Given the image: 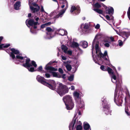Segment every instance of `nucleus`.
Segmentation results:
<instances>
[{
	"label": "nucleus",
	"instance_id": "39448f33",
	"mask_svg": "<svg viewBox=\"0 0 130 130\" xmlns=\"http://www.w3.org/2000/svg\"><path fill=\"white\" fill-rule=\"evenodd\" d=\"M26 23L27 26L30 28V32L33 34H36L37 32V25L39 24L37 22H35L32 19H28L26 21Z\"/></svg>",
	"mask_w": 130,
	"mask_h": 130
},
{
	"label": "nucleus",
	"instance_id": "8fccbe9b",
	"mask_svg": "<svg viewBox=\"0 0 130 130\" xmlns=\"http://www.w3.org/2000/svg\"><path fill=\"white\" fill-rule=\"evenodd\" d=\"M100 27V25L99 24H97L95 27V28L96 29H99Z\"/></svg>",
	"mask_w": 130,
	"mask_h": 130
},
{
	"label": "nucleus",
	"instance_id": "7ed1b4c3",
	"mask_svg": "<svg viewBox=\"0 0 130 130\" xmlns=\"http://www.w3.org/2000/svg\"><path fill=\"white\" fill-rule=\"evenodd\" d=\"M37 80L41 83L48 87L50 89L54 90L56 87V84L55 81L53 80H47L43 77L38 75L36 77Z\"/></svg>",
	"mask_w": 130,
	"mask_h": 130
},
{
	"label": "nucleus",
	"instance_id": "5fc2aeb1",
	"mask_svg": "<svg viewBox=\"0 0 130 130\" xmlns=\"http://www.w3.org/2000/svg\"><path fill=\"white\" fill-rule=\"evenodd\" d=\"M66 75L65 74H63L62 76V78L63 79H64L65 78Z\"/></svg>",
	"mask_w": 130,
	"mask_h": 130
},
{
	"label": "nucleus",
	"instance_id": "ddd939ff",
	"mask_svg": "<svg viewBox=\"0 0 130 130\" xmlns=\"http://www.w3.org/2000/svg\"><path fill=\"white\" fill-rule=\"evenodd\" d=\"M89 25L88 24L85 23L82 24L81 26V32L82 34H86L89 32Z\"/></svg>",
	"mask_w": 130,
	"mask_h": 130
},
{
	"label": "nucleus",
	"instance_id": "b1692460",
	"mask_svg": "<svg viewBox=\"0 0 130 130\" xmlns=\"http://www.w3.org/2000/svg\"><path fill=\"white\" fill-rule=\"evenodd\" d=\"M84 130H91L89 125L86 122H84Z\"/></svg>",
	"mask_w": 130,
	"mask_h": 130
},
{
	"label": "nucleus",
	"instance_id": "393cba45",
	"mask_svg": "<svg viewBox=\"0 0 130 130\" xmlns=\"http://www.w3.org/2000/svg\"><path fill=\"white\" fill-rule=\"evenodd\" d=\"M80 44L84 48L87 47L88 45V43L86 41H82L80 42Z\"/></svg>",
	"mask_w": 130,
	"mask_h": 130
},
{
	"label": "nucleus",
	"instance_id": "338daca9",
	"mask_svg": "<svg viewBox=\"0 0 130 130\" xmlns=\"http://www.w3.org/2000/svg\"><path fill=\"white\" fill-rule=\"evenodd\" d=\"M103 19H104V20L105 21H106L103 18V17H102Z\"/></svg>",
	"mask_w": 130,
	"mask_h": 130
},
{
	"label": "nucleus",
	"instance_id": "69168bd1",
	"mask_svg": "<svg viewBox=\"0 0 130 130\" xmlns=\"http://www.w3.org/2000/svg\"><path fill=\"white\" fill-rule=\"evenodd\" d=\"M39 13H39H39H37V15H39Z\"/></svg>",
	"mask_w": 130,
	"mask_h": 130
},
{
	"label": "nucleus",
	"instance_id": "37998d69",
	"mask_svg": "<svg viewBox=\"0 0 130 130\" xmlns=\"http://www.w3.org/2000/svg\"><path fill=\"white\" fill-rule=\"evenodd\" d=\"M127 107H126L125 108V111L126 114L128 115H129V113L128 112V110H127Z\"/></svg>",
	"mask_w": 130,
	"mask_h": 130
},
{
	"label": "nucleus",
	"instance_id": "de8ad7c7",
	"mask_svg": "<svg viewBox=\"0 0 130 130\" xmlns=\"http://www.w3.org/2000/svg\"><path fill=\"white\" fill-rule=\"evenodd\" d=\"M58 71L61 74H63V70L61 68H59L58 69Z\"/></svg>",
	"mask_w": 130,
	"mask_h": 130
},
{
	"label": "nucleus",
	"instance_id": "680f3d73",
	"mask_svg": "<svg viewBox=\"0 0 130 130\" xmlns=\"http://www.w3.org/2000/svg\"><path fill=\"white\" fill-rule=\"evenodd\" d=\"M78 114L79 115H81V112L80 111L78 112Z\"/></svg>",
	"mask_w": 130,
	"mask_h": 130
},
{
	"label": "nucleus",
	"instance_id": "052dcab7",
	"mask_svg": "<svg viewBox=\"0 0 130 130\" xmlns=\"http://www.w3.org/2000/svg\"><path fill=\"white\" fill-rule=\"evenodd\" d=\"M39 19V18L38 17L37 18L35 19V20L37 21Z\"/></svg>",
	"mask_w": 130,
	"mask_h": 130
},
{
	"label": "nucleus",
	"instance_id": "774afa93",
	"mask_svg": "<svg viewBox=\"0 0 130 130\" xmlns=\"http://www.w3.org/2000/svg\"><path fill=\"white\" fill-rule=\"evenodd\" d=\"M118 69L119 70H120V68H118Z\"/></svg>",
	"mask_w": 130,
	"mask_h": 130
},
{
	"label": "nucleus",
	"instance_id": "bf43d9fd",
	"mask_svg": "<svg viewBox=\"0 0 130 130\" xmlns=\"http://www.w3.org/2000/svg\"><path fill=\"white\" fill-rule=\"evenodd\" d=\"M126 94L127 96H130L129 92H127V93H126Z\"/></svg>",
	"mask_w": 130,
	"mask_h": 130
},
{
	"label": "nucleus",
	"instance_id": "0eeeda50",
	"mask_svg": "<svg viewBox=\"0 0 130 130\" xmlns=\"http://www.w3.org/2000/svg\"><path fill=\"white\" fill-rule=\"evenodd\" d=\"M63 100L68 110H71L74 107V104L72 97L70 95H66L64 97Z\"/></svg>",
	"mask_w": 130,
	"mask_h": 130
},
{
	"label": "nucleus",
	"instance_id": "20e7f679",
	"mask_svg": "<svg viewBox=\"0 0 130 130\" xmlns=\"http://www.w3.org/2000/svg\"><path fill=\"white\" fill-rule=\"evenodd\" d=\"M16 57L18 59V62H19H19L23 63L25 60V63H23L22 65L26 68L32 66H33L35 68L37 67V64L36 62L34 61H32L31 62L29 58L26 57H23L20 55H17Z\"/></svg>",
	"mask_w": 130,
	"mask_h": 130
},
{
	"label": "nucleus",
	"instance_id": "a211bd4d",
	"mask_svg": "<svg viewBox=\"0 0 130 130\" xmlns=\"http://www.w3.org/2000/svg\"><path fill=\"white\" fill-rule=\"evenodd\" d=\"M54 62V61H51L49 62L45 66V69L48 71H56L57 70V69L51 66H48V64L51 65Z\"/></svg>",
	"mask_w": 130,
	"mask_h": 130
},
{
	"label": "nucleus",
	"instance_id": "f704fd0d",
	"mask_svg": "<svg viewBox=\"0 0 130 130\" xmlns=\"http://www.w3.org/2000/svg\"><path fill=\"white\" fill-rule=\"evenodd\" d=\"M67 69L69 71H70L72 68L70 64H67L66 66Z\"/></svg>",
	"mask_w": 130,
	"mask_h": 130
},
{
	"label": "nucleus",
	"instance_id": "9b49d317",
	"mask_svg": "<svg viewBox=\"0 0 130 130\" xmlns=\"http://www.w3.org/2000/svg\"><path fill=\"white\" fill-rule=\"evenodd\" d=\"M119 76V74L116 72V73L113 74L110 76L112 82L113 83H116V88L118 87V82L120 85V86L122 83V81L121 80L119 81L118 77Z\"/></svg>",
	"mask_w": 130,
	"mask_h": 130
},
{
	"label": "nucleus",
	"instance_id": "c03bdc74",
	"mask_svg": "<svg viewBox=\"0 0 130 130\" xmlns=\"http://www.w3.org/2000/svg\"><path fill=\"white\" fill-rule=\"evenodd\" d=\"M65 53L68 54L70 55H71L72 54V52L70 50H67L66 51V53Z\"/></svg>",
	"mask_w": 130,
	"mask_h": 130
},
{
	"label": "nucleus",
	"instance_id": "4be33fe9",
	"mask_svg": "<svg viewBox=\"0 0 130 130\" xmlns=\"http://www.w3.org/2000/svg\"><path fill=\"white\" fill-rule=\"evenodd\" d=\"M21 2L19 1L17 2L14 5V9L17 10L19 9V7L21 6Z\"/></svg>",
	"mask_w": 130,
	"mask_h": 130
},
{
	"label": "nucleus",
	"instance_id": "4c0bfd02",
	"mask_svg": "<svg viewBox=\"0 0 130 130\" xmlns=\"http://www.w3.org/2000/svg\"><path fill=\"white\" fill-rule=\"evenodd\" d=\"M100 68L103 71H106L107 69L103 65L101 66Z\"/></svg>",
	"mask_w": 130,
	"mask_h": 130
},
{
	"label": "nucleus",
	"instance_id": "dca6fc26",
	"mask_svg": "<svg viewBox=\"0 0 130 130\" xmlns=\"http://www.w3.org/2000/svg\"><path fill=\"white\" fill-rule=\"evenodd\" d=\"M33 6L34 7H32L30 5V8L33 13H36L39 10L40 7L36 4H34Z\"/></svg>",
	"mask_w": 130,
	"mask_h": 130
},
{
	"label": "nucleus",
	"instance_id": "13d9d810",
	"mask_svg": "<svg viewBox=\"0 0 130 130\" xmlns=\"http://www.w3.org/2000/svg\"><path fill=\"white\" fill-rule=\"evenodd\" d=\"M31 13H29L28 14V17H31Z\"/></svg>",
	"mask_w": 130,
	"mask_h": 130
},
{
	"label": "nucleus",
	"instance_id": "a19ab883",
	"mask_svg": "<svg viewBox=\"0 0 130 130\" xmlns=\"http://www.w3.org/2000/svg\"><path fill=\"white\" fill-rule=\"evenodd\" d=\"M118 44L119 46H121L123 45V43L122 41L121 40H119L118 41Z\"/></svg>",
	"mask_w": 130,
	"mask_h": 130
},
{
	"label": "nucleus",
	"instance_id": "7c9ffc66",
	"mask_svg": "<svg viewBox=\"0 0 130 130\" xmlns=\"http://www.w3.org/2000/svg\"><path fill=\"white\" fill-rule=\"evenodd\" d=\"M50 72H52V75L53 76L57 77L60 78V76L58 75L57 73L55 72H54L53 71H48Z\"/></svg>",
	"mask_w": 130,
	"mask_h": 130
},
{
	"label": "nucleus",
	"instance_id": "e2e57ef3",
	"mask_svg": "<svg viewBox=\"0 0 130 130\" xmlns=\"http://www.w3.org/2000/svg\"><path fill=\"white\" fill-rule=\"evenodd\" d=\"M52 0L54 2H57V0Z\"/></svg>",
	"mask_w": 130,
	"mask_h": 130
},
{
	"label": "nucleus",
	"instance_id": "72a5a7b5",
	"mask_svg": "<svg viewBox=\"0 0 130 130\" xmlns=\"http://www.w3.org/2000/svg\"><path fill=\"white\" fill-rule=\"evenodd\" d=\"M93 10L96 12H97L100 13V14H102L103 11L100 9H94Z\"/></svg>",
	"mask_w": 130,
	"mask_h": 130
},
{
	"label": "nucleus",
	"instance_id": "f257e3e1",
	"mask_svg": "<svg viewBox=\"0 0 130 130\" xmlns=\"http://www.w3.org/2000/svg\"><path fill=\"white\" fill-rule=\"evenodd\" d=\"M97 36H96L92 42V56H93V53H95V50L96 54V60L93 59L94 61L96 63L99 64V62L107 64L109 63V61L108 58L107 52L105 51L103 54L101 52L100 48L99 46V42L98 40L96 38Z\"/></svg>",
	"mask_w": 130,
	"mask_h": 130
},
{
	"label": "nucleus",
	"instance_id": "473e14b6",
	"mask_svg": "<svg viewBox=\"0 0 130 130\" xmlns=\"http://www.w3.org/2000/svg\"><path fill=\"white\" fill-rule=\"evenodd\" d=\"M51 23V22H48L42 25L41 27V28H43L47 26L50 25Z\"/></svg>",
	"mask_w": 130,
	"mask_h": 130
},
{
	"label": "nucleus",
	"instance_id": "9d476101",
	"mask_svg": "<svg viewBox=\"0 0 130 130\" xmlns=\"http://www.w3.org/2000/svg\"><path fill=\"white\" fill-rule=\"evenodd\" d=\"M101 100L103 102L102 105L103 106V110L105 114L106 115L110 114L111 115V111L109 109V105L106 98H102Z\"/></svg>",
	"mask_w": 130,
	"mask_h": 130
},
{
	"label": "nucleus",
	"instance_id": "a18cd8bd",
	"mask_svg": "<svg viewBox=\"0 0 130 130\" xmlns=\"http://www.w3.org/2000/svg\"><path fill=\"white\" fill-rule=\"evenodd\" d=\"M45 76L46 78H48L50 77V74L48 73H46L45 74Z\"/></svg>",
	"mask_w": 130,
	"mask_h": 130
},
{
	"label": "nucleus",
	"instance_id": "423d86ee",
	"mask_svg": "<svg viewBox=\"0 0 130 130\" xmlns=\"http://www.w3.org/2000/svg\"><path fill=\"white\" fill-rule=\"evenodd\" d=\"M71 89L72 90H74L75 89V87L73 86H71V87L67 88L65 85H62L61 83H59L57 92L60 96H62L66 93H68V89Z\"/></svg>",
	"mask_w": 130,
	"mask_h": 130
},
{
	"label": "nucleus",
	"instance_id": "f8f14e48",
	"mask_svg": "<svg viewBox=\"0 0 130 130\" xmlns=\"http://www.w3.org/2000/svg\"><path fill=\"white\" fill-rule=\"evenodd\" d=\"M11 50L12 52L10 53V56L11 57L12 59H14V61L15 63H19V62H18V59L16 57H15V56L14 54L16 55L18 54L19 53V51L18 50L14 48L11 49Z\"/></svg>",
	"mask_w": 130,
	"mask_h": 130
},
{
	"label": "nucleus",
	"instance_id": "c85d7f7f",
	"mask_svg": "<svg viewBox=\"0 0 130 130\" xmlns=\"http://www.w3.org/2000/svg\"><path fill=\"white\" fill-rule=\"evenodd\" d=\"M79 44L76 42H73L71 45V46L73 47H77L79 46Z\"/></svg>",
	"mask_w": 130,
	"mask_h": 130
},
{
	"label": "nucleus",
	"instance_id": "49530a36",
	"mask_svg": "<svg viewBox=\"0 0 130 130\" xmlns=\"http://www.w3.org/2000/svg\"><path fill=\"white\" fill-rule=\"evenodd\" d=\"M42 67L41 66H40L38 69V71L41 72L42 71Z\"/></svg>",
	"mask_w": 130,
	"mask_h": 130
},
{
	"label": "nucleus",
	"instance_id": "6ab92c4d",
	"mask_svg": "<svg viewBox=\"0 0 130 130\" xmlns=\"http://www.w3.org/2000/svg\"><path fill=\"white\" fill-rule=\"evenodd\" d=\"M66 6L65 8L61 10L59 13L57 14V18H58L59 17H62L63 14L65 13L66 10L68 7V5L67 3H66Z\"/></svg>",
	"mask_w": 130,
	"mask_h": 130
},
{
	"label": "nucleus",
	"instance_id": "1a4fd4ad",
	"mask_svg": "<svg viewBox=\"0 0 130 130\" xmlns=\"http://www.w3.org/2000/svg\"><path fill=\"white\" fill-rule=\"evenodd\" d=\"M117 92L116 88L115 90L114 97V100L116 104L118 106L121 105L123 101V99L124 98L123 93L121 91H119L117 95Z\"/></svg>",
	"mask_w": 130,
	"mask_h": 130
},
{
	"label": "nucleus",
	"instance_id": "0e129e2a",
	"mask_svg": "<svg viewBox=\"0 0 130 130\" xmlns=\"http://www.w3.org/2000/svg\"><path fill=\"white\" fill-rule=\"evenodd\" d=\"M124 99H125V101H126V98L125 97V98H124Z\"/></svg>",
	"mask_w": 130,
	"mask_h": 130
},
{
	"label": "nucleus",
	"instance_id": "09e8293b",
	"mask_svg": "<svg viewBox=\"0 0 130 130\" xmlns=\"http://www.w3.org/2000/svg\"><path fill=\"white\" fill-rule=\"evenodd\" d=\"M41 8L40 10H41V11L42 12H45V11L44 10V9L43 6H41Z\"/></svg>",
	"mask_w": 130,
	"mask_h": 130
},
{
	"label": "nucleus",
	"instance_id": "79ce46f5",
	"mask_svg": "<svg viewBox=\"0 0 130 130\" xmlns=\"http://www.w3.org/2000/svg\"><path fill=\"white\" fill-rule=\"evenodd\" d=\"M106 39H108V41H109V39H110V40L112 42L114 41V38L112 37H108Z\"/></svg>",
	"mask_w": 130,
	"mask_h": 130
},
{
	"label": "nucleus",
	"instance_id": "5701e85b",
	"mask_svg": "<svg viewBox=\"0 0 130 130\" xmlns=\"http://www.w3.org/2000/svg\"><path fill=\"white\" fill-rule=\"evenodd\" d=\"M57 13L55 12H51L50 15V16L51 18V19H54V21L55 20V18H57Z\"/></svg>",
	"mask_w": 130,
	"mask_h": 130
},
{
	"label": "nucleus",
	"instance_id": "2f4dec72",
	"mask_svg": "<svg viewBox=\"0 0 130 130\" xmlns=\"http://www.w3.org/2000/svg\"><path fill=\"white\" fill-rule=\"evenodd\" d=\"M62 50L65 53H66V51L68 50V48L66 46L63 45L61 46Z\"/></svg>",
	"mask_w": 130,
	"mask_h": 130
},
{
	"label": "nucleus",
	"instance_id": "412c9836",
	"mask_svg": "<svg viewBox=\"0 0 130 130\" xmlns=\"http://www.w3.org/2000/svg\"><path fill=\"white\" fill-rule=\"evenodd\" d=\"M3 38V37L2 36L0 37V44ZM10 46L9 44H0V49H1L3 48H7Z\"/></svg>",
	"mask_w": 130,
	"mask_h": 130
},
{
	"label": "nucleus",
	"instance_id": "4468645a",
	"mask_svg": "<svg viewBox=\"0 0 130 130\" xmlns=\"http://www.w3.org/2000/svg\"><path fill=\"white\" fill-rule=\"evenodd\" d=\"M103 6L105 8V12L106 13L110 14L112 15L114 13V9L113 8L111 7H108L105 5H103Z\"/></svg>",
	"mask_w": 130,
	"mask_h": 130
},
{
	"label": "nucleus",
	"instance_id": "2eb2a0df",
	"mask_svg": "<svg viewBox=\"0 0 130 130\" xmlns=\"http://www.w3.org/2000/svg\"><path fill=\"white\" fill-rule=\"evenodd\" d=\"M82 93L78 91H75L73 93V96L76 102L79 98L82 96Z\"/></svg>",
	"mask_w": 130,
	"mask_h": 130
},
{
	"label": "nucleus",
	"instance_id": "3c124183",
	"mask_svg": "<svg viewBox=\"0 0 130 130\" xmlns=\"http://www.w3.org/2000/svg\"><path fill=\"white\" fill-rule=\"evenodd\" d=\"M62 59L63 60H65L67 58L65 56H61Z\"/></svg>",
	"mask_w": 130,
	"mask_h": 130
},
{
	"label": "nucleus",
	"instance_id": "cd10ccee",
	"mask_svg": "<svg viewBox=\"0 0 130 130\" xmlns=\"http://www.w3.org/2000/svg\"><path fill=\"white\" fill-rule=\"evenodd\" d=\"M40 19L42 22H44L47 21L49 20L47 17L46 15L41 16Z\"/></svg>",
	"mask_w": 130,
	"mask_h": 130
},
{
	"label": "nucleus",
	"instance_id": "58836bf2",
	"mask_svg": "<svg viewBox=\"0 0 130 130\" xmlns=\"http://www.w3.org/2000/svg\"><path fill=\"white\" fill-rule=\"evenodd\" d=\"M127 14L128 17L129 19L130 20V6L128 8V10L127 12Z\"/></svg>",
	"mask_w": 130,
	"mask_h": 130
},
{
	"label": "nucleus",
	"instance_id": "6e6552de",
	"mask_svg": "<svg viewBox=\"0 0 130 130\" xmlns=\"http://www.w3.org/2000/svg\"><path fill=\"white\" fill-rule=\"evenodd\" d=\"M75 127L77 130H82V128L81 122L76 118L73 119L69 126V130H75Z\"/></svg>",
	"mask_w": 130,
	"mask_h": 130
},
{
	"label": "nucleus",
	"instance_id": "aec40b11",
	"mask_svg": "<svg viewBox=\"0 0 130 130\" xmlns=\"http://www.w3.org/2000/svg\"><path fill=\"white\" fill-rule=\"evenodd\" d=\"M120 35L122 36L125 39H127L129 35H130V32H126L125 31H120Z\"/></svg>",
	"mask_w": 130,
	"mask_h": 130
},
{
	"label": "nucleus",
	"instance_id": "a878e982",
	"mask_svg": "<svg viewBox=\"0 0 130 130\" xmlns=\"http://www.w3.org/2000/svg\"><path fill=\"white\" fill-rule=\"evenodd\" d=\"M77 106L80 108H83L84 106V103L83 101L80 100L79 103L77 104Z\"/></svg>",
	"mask_w": 130,
	"mask_h": 130
},
{
	"label": "nucleus",
	"instance_id": "c9c22d12",
	"mask_svg": "<svg viewBox=\"0 0 130 130\" xmlns=\"http://www.w3.org/2000/svg\"><path fill=\"white\" fill-rule=\"evenodd\" d=\"M26 68H27L28 70L30 72H33L35 71L34 68L33 67H28Z\"/></svg>",
	"mask_w": 130,
	"mask_h": 130
},
{
	"label": "nucleus",
	"instance_id": "f3484780",
	"mask_svg": "<svg viewBox=\"0 0 130 130\" xmlns=\"http://www.w3.org/2000/svg\"><path fill=\"white\" fill-rule=\"evenodd\" d=\"M70 12L71 13L74 12L76 14H78L80 12V8L79 7H76L74 6H72L71 7Z\"/></svg>",
	"mask_w": 130,
	"mask_h": 130
},
{
	"label": "nucleus",
	"instance_id": "e433bc0d",
	"mask_svg": "<svg viewBox=\"0 0 130 130\" xmlns=\"http://www.w3.org/2000/svg\"><path fill=\"white\" fill-rule=\"evenodd\" d=\"M74 75H73L69 77L68 79L70 81H72L74 79Z\"/></svg>",
	"mask_w": 130,
	"mask_h": 130
},
{
	"label": "nucleus",
	"instance_id": "ea45409f",
	"mask_svg": "<svg viewBox=\"0 0 130 130\" xmlns=\"http://www.w3.org/2000/svg\"><path fill=\"white\" fill-rule=\"evenodd\" d=\"M94 6L97 8H99L101 7V5L98 3H95L94 5Z\"/></svg>",
	"mask_w": 130,
	"mask_h": 130
},
{
	"label": "nucleus",
	"instance_id": "bb28decb",
	"mask_svg": "<svg viewBox=\"0 0 130 130\" xmlns=\"http://www.w3.org/2000/svg\"><path fill=\"white\" fill-rule=\"evenodd\" d=\"M104 41V44L105 47H110V42L109 41L108 39H105Z\"/></svg>",
	"mask_w": 130,
	"mask_h": 130
},
{
	"label": "nucleus",
	"instance_id": "6e6d98bb",
	"mask_svg": "<svg viewBox=\"0 0 130 130\" xmlns=\"http://www.w3.org/2000/svg\"><path fill=\"white\" fill-rule=\"evenodd\" d=\"M114 30H115L116 32V33H117V34L119 35H120V33H119V32L117 31V30H116L114 29ZM119 32H120V31H119Z\"/></svg>",
	"mask_w": 130,
	"mask_h": 130
},
{
	"label": "nucleus",
	"instance_id": "864d4df0",
	"mask_svg": "<svg viewBox=\"0 0 130 130\" xmlns=\"http://www.w3.org/2000/svg\"><path fill=\"white\" fill-rule=\"evenodd\" d=\"M65 2V4L63 5H62V6H61V7L62 8H64L65 7V5H66V3H67L68 4V3H67V2Z\"/></svg>",
	"mask_w": 130,
	"mask_h": 130
},
{
	"label": "nucleus",
	"instance_id": "f03ea898",
	"mask_svg": "<svg viewBox=\"0 0 130 130\" xmlns=\"http://www.w3.org/2000/svg\"><path fill=\"white\" fill-rule=\"evenodd\" d=\"M46 30L47 32H46V35L45 38L47 39H51L54 37L55 36V33L62 36L66 35L67 34V31L62 29H56L54 32V31L55 29H53L48 27L46 28Z\"/></svg>",
	"mask_w": 130,
	"mask_h": 130
},
{
	"label": "nucleus",
	"instance_id": "c756f323",
	"mask_svg": "<svg viewBox=\"0 0 130 130\" xmlns=\"http://www.w3.org/2000/svg\"><path fill=\"white\" fill-rule=\"evenodd\" d=\"M106 70L108 71V73L110 76L115 74L112 71V69L109 67H107Z\"/></svg>",
	"mask_w": 130,
	"mask_h": 130
},
{
	"label": "nucleus",
	"instance_id": "4d7b16f0",
	"mask_svg": "<svg viewBox=\"0 0 130 130\" xmlns=\"http://www.w3.org/2000/svg\"><path fill=\"white\" fill-rule=\"evenodd\" d=\"M112 68H113V70H115V71H116V72H117V71L116 70V68L115 67L113 66L112 67Z\"/></svg>",
	"mask_w": 130,
	"mask_h": 130
},
{
	"label": "nucleus",
	"instance_id": "603ef678",
	"mask_svg": "<svg viewBox=\"0 0 130 130\" xmlns=\"http://www.w3.org/2000/svg\"><path fill=\"white\" fill-rule=\"evenodd\" d=\"M105 17L107 20H110V17L109 16V15H106V16H105Z\"/></svg>",
	"mask_w": 130,
	"mask_h": 130
}]
</instances>
